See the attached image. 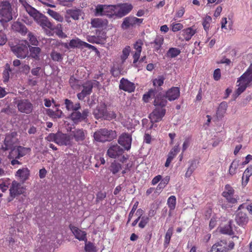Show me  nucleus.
<instances>
[{
  "instance_id": "obj_1",
  "label": "nucleus",
  "mask_w": 252,
  "mask_h": 252,
  "mask_svg": "<svg viewBox=\"0 0 252 252\" xmlns=\"http://www.w3.org/2000/svg\"><path fill=\"white\" fill-rule=\"evenodd\" d=\"M167 103V100L163 94L157 95L154 100V105L156 108L149 115V119L152 124L150 126V128L153 126V123H157L161 120L163 117L165 115L166 110L164 108Z\"/></svg>"
},
{
  "instance_id": "obj_2",
  "label": "nucleus",
  "mask_w": 252,
  "mask_h": 252,
  "mask_svg": "<svg viewBox=\"0 0 252 252\" xmlns=\"http://www.w3.org/2000/svg\"><path fill=\"white\" fill-rule=\"evenodd\" d=\"M237 83L238 88L236 94L238 95L244 92L247 87L252 85V64L238 78Z\"/></svg>"
},
{
  "instance_id": "obj_3",
  "label": "nucleus",
  "mask_w": 252,
  "mask_h": 252,
  "mask_svg": "<svg viewBox=\"0 0 252 252\" xmlns=\"http://www.w3.org/2000/svg\"><path fill=\"white\" fill-rule=\"evenodd\" d=\"M46 139L49 142H54L60 146H69L71 145L72 138L68 134L61 132L56 133H51L48 134Z\"/></svg>"
},
{
  "instance_id": "obj_4",
  "label": "nucleus",
  "mask_w": 252,
  "mask_h": 252,
  "mask_svg": "<svg viewBox=\"0 0 252 252\" xmlns=\"http://www.w3.org/2000/svg\"><path fill=\"white\" fill-rule=\"evenodd\" d=\"M0 18L1 23H7L13 19L12 8L7 1L0 2Z\"/></svg>"
},
{
  "instance_id": "obj_5",
  "label": "nucleus",
  "mask_w": 252,
  "mask_h": 252,
  "mask_svg": "<svg viewBox=\"0 0 252 252\" xmlns=\"http://www.w3.org/2000/svg\"><path fill=\"white\" fill-rule=\"evenodd\" d=\"M29 43L27 40H22L15 45L11 47V50L18 58L25 59L29 54Z\"/></svg>"
},
{
  "instance_id": "obj_6",
  "label": "nucleus",
  "mask_w": 252,
  "mask_h": 252,
  "mask_svg": "<svg viewBox=\"0 0 252 252\" xmlns=\"http://www.w3.org/2000/svg\"><path fill=\"white\" fill-rule=\"evenodd\" d=\"M116 136V134L115 131L106 128L100 129L94 133V140L101 142L111 141Z\"/></svg>"
},
{
  "instance_id": "obj_7",
  "label": "nucleus",
  "mask_w": 252,
  "mask_h": 252,
  "mask_svg": "<svg viewBox=\"0 0 252 252\" xmlns=\"http://www.w3.org/2000/svg\"><path fill=\"white\" fill-rule=\"evenodd\" d=\"M115 5L98 4L95 9V15L112 18L115 16Z\"/></svg>"
},
{
  "instance_id": "obj_8",
  "label": "nucleus",
  "mask_w": 252,
  "mask_h": 252,
  "mask_svg": "<svg viewBox=\"0 0 252 252\" xmlns=\"http://www.w3.org/2000/svg\"><path fill=\"white\" fill-rule=\"evenodd\" d=\"M16 105L18 111L22 113L30 114L32 113L33 105L28 99H21L18 100Z\"/></svg>"
},
{
  "instance_id": "obj_9",
  "label": "nucleus",
  "mask_w": 252,
  "mask_h": 252,
  "mask_svg": "<svg viewBox=\"0 0 252 252\" xmlns=\"http://www.w3.org/2000/svg\"><path fill=\"white\" fill-rule=\"evenodd\" d=\"M132 8V4L128 3L115 5V16L118 18H122L129 13Z\"/></svg>"
},
{
  "instance_id": "obj_10",
  "label": "nucleus",
  "mask_w": 252,
  "mask_h": 252,
  "mask_svg": "<svg viewBox=\"0 0 252 252\" xmlns=\"http://www.w3.org/2000/svg\"><path fill=\"white\" fill-rule=\"evenodd\" d=\"M97 83V81H89L82 85L83 89L81 93L77 94V97L79 100H83L88 95H89L92 92V89L94 83Z\"/></svg>"
},
{
  "instance_id": "obj_11",
  "label": "nucleus",
  "mask_w": 252,
  "mask_h": 252,
  "mask_svg": "<svg viewBox=\"0 0 252 252\" xmlns=\"http://www.w3.org/2000/svg\"><path fill=\"white\" fill-rule=\"evenodd\" d=\"M16 135L17 134L15 132H12L9 134L6 135L1 149L3 151L11 149L17 141Z\"/></svg>"
},
{
  "instance_id": "obj_12",
  "label": "nucleus",
  "mask_w": 252,
  "mask_h": 252,
  "mask_svg": "<svg viewBox=\"0 0 252 252\" xmlns=\"http://www.w3.org/2000/svg\"><path fill=\"white\" fill-rule=\"evenodd\" d=\"M242 209H245L244 205L240 206L235 217V220L237 223L239 225H243L245 224L248 220V218L247 216L246 212L242 211Z\"/></svg>"
},
{
  "instance_id": "obj_13",
  "label": "nucleus",
  "mask_w": 252,
  "mask_h": 252,
  "mask_svg": "<svg viewBox=\"0 0 252 252\" xmlns=\"http://www.w3.org/2000/svg\"><path fill=\"white\" fill-rule=\"evenodd\" d=\"M131 137L127 133H123L118 139V143L126 150H129L131 148Z\"/></svg>"
},
{
  "instance_id": "obj_14",
  "label": "nucleus",
  "mask_w": 252,
  "mask_h": 252,
  "mask_svg": "<svg viewBox=\"0 0 252 252\" xmlns=\"http://www.w3.org/2000/svg\"><path fill=\"white\" fill-rule=\"evenodd\" d=\"M69 228L74 235L75 238L79 241H84L85 242L87 241V233L86 231L72 224L69 225Z\"/></svg>"
},
{
  "instance_id": "obj_15",
  "label": "nucleus",
  "mask_w": 252,
  "mask_h": 252,
  "mask_svg": "<svg viewBox=\"0 0 252 252\" xmlns=\"http://www.w3.org/2000/svg\"><path fill=\"white\" fill-rule=\"evenodd\" d=\"M124 153V149L118 145L110 146L108 149L107 155L111 158H116Z\"/></svg>"
},
{
  "instance_id": "obj_16",
  "label": "nucleus",
  "mask_w": 252,
  "mask_h": 252,
  "mask_svg": "<svg viewBox=\"0 0 252 252\" xmlns=\"http://www.w3.org/2000/svg\"><path fill=\"white\" fill-rule=\"evenodd\" d=\"M119 88L126 92L131 93L134 92L135 87L134 83L126 79L123 78L120 80Z\"/></svg>"
},
{
  "instance_id": "obj_17",
  "label": "nucleus",
  "mask_w": 252,
  "mask_h": 252,
  "mask_svg": "<svg viewBox=\"0 0 252 252\" xmlns=\"http://www.w3.org/2000/svg\"><path fill=\"white\" fill-rule=\"evenodd\" d=\"M36 22L43 29L48 28L53 31L55 29V26L43 14H41L39 18L36 20Z\"/></svg>"
},
{
  "instance_id": "obj_18",
  "label": "nucleus",
  "mask_w": 252,
  "mask_h": 252,
  "mask_svg": "<svg viewBox=\"0 0 252 252\" xmlns=\"http://www.w3.org/2000/svg\"><path fill=\"white\" fill-rule=\"evenodd\" d=\"M10 196L15 197L16 196L22 194L24 192V189L21 184L14 181L9 189Z\"/></svg>"
},
{
  "instance_id": "obj_19",
  "label": "nucleus",
  "mask_w": 252,
  "mask_h": 252,
  "mask_svg": "<svg viewBox=\"0 0 252 252\" xmlns=\"http://www.w3.org/2000/svg\"><path fill=\"white\" fill-rule=\"evenodd\" d=\"M226 240H222L213 245L209 252H227Z\"/></svg>"
},
{
  "instance_id": "obj_20",
  "label": "nucleus",
  "mask_w": 252,
  "mask_h": 252,
  "mask_svg": "<svg viewBox=\"0 0 252 252\" xmlns=\"http://www.w3.org/2000/svg\"><path fill=\"white\" fill-rule=\"evenodd\" d=\"M180 89L178 87H172L169 89L166 94V96L164 95L166 99L167 98L169 101L174 100L177 99L180 96Z\"/></svg>"
},
{
  "instance_id": "obj_21",
  "label": "nucleus",
  "mask_w": 252,
  "mask_h": 252,
  "mask_svg": "<svg viewBox=\"0 0 252 252\" xmlns=\"http://www.w3.org/2000/svg\"><path fill=\"white\" fill-rule=\"evenodd\" d=\"M106 113V109L103 105L97 106L93 112V114L94 117L97 119L101 118L105 119L107 116Z\"/></svg>"
},
{
  "instance_id": "obj_22",
  "label": "nucleus",
  "mask_w": 252,
  "mask_h": 252,
  "mask_svg": "<svg viewBox=\"0 0 252 252\" xmlns=\"http://www.w3.org/2000/svg\"><path fill=\"white\" fill-rule=\"evenodd\" d=\"M21 181L25 182L30 176V170L27 167H23L17 170L15 174Z\"/></svg>"
},
{
  "instance_id": "obj_23",
  "label": "nucleus",
  "mask_w": 252,
  "mask_h": 252,
  "mask_svg": "<svg viewBox=\"0 0 252 252\" xmlns=\"http://www.w3.org/2000/svg\"><path fill=\"white\" fill-rule=\"evenodd\" d=\"M196 32L194 27L187 28L182 31V35L186 41H189Z\"/></svg>"
},
{
  "instance_id": "obj_24",
  "label": "nucleus",
  "mask_w": 252,
  "mask_h": 252,
  "mask_svg": "<svg viewBox=\"0 0 252 252\" xmlns=\"http://www.w3.org/2000/svg\"><path fill=\"white\" fill-rule=\"evenodd\" d=\"M135 17L128 16L124 18L122 24L121 28L124 30H127L130 27H135Z\"/></svg>"
},
{
  "instance_id": "obj_25",
  "label": "nucleus",
  "mask_w": 252,
  "mask_h": 252,
  "mask_svg": "<svg viewBox=\"0 0 252 252\" xmlns=\"http://www.w3.org/2000/svg\"><path fill=\"white\" fill-rule=\"evenodd\" d=\"M13 30L17 32L22 35H25L27 33L28 29L26 27L19 22H15L12 25Z\"/></svg>"
},
{
  "instance_id": "obj_26",
  "label": "nucleus",
  "mask_w": 252,
  "mask_h": 252,
  "mask_svg": "<svg viewBox=\"0 0 252 252\" xmlns=\"http://www.w3.org/2000/svg\"><path fill=\"white\" fill-rule=\"evenodd\" d=\"M82 43L83 41L81 40L78 38H76L71 39L68 44L65 43L64 47L67 49L75 48H82Z\"/></svg>"
},
{
  "instance_id": "obj_27",
  "label": "nucleus",
  "mask_w": 252,
  "mask_h": 252,
  "mask_svg": "<svg viewBox=\"0 0 252 252\" xmlns=\"http://www.w3.org/2000/svg\"><path fill=\"white\" fill-rule=\"evenodd\" d=\"M73 136L76 141L80 142L85 138V133L83 129H77L72 131Z\"/></svg>"
},
{
  "instance_id": "obj_28",
  "label": "nucleus",
  "mask_w": 252,
  "mask_h": 252,
  "mask_svg": "<svg viewBox=\"0 0 252 252\" xmlns=\"http://www.w3.org/2000/svg\"><path fill=\"white\" fill-rule=\"evenodd\" d=\"M64 104L66 109L69 111L73 112L74 110H78L81 108L80 103L74 104L72 101L68 99L64 100Z\"/></svg>"
},
{
  "instance_id": "obj_29",
  "label": "nucleus",
  "mask_w": 252,
  "mask_h": 252,
  "mask_svg": "<svg viewBox=\"0 0 252 252\" xmlns=\"http://www.w3.org/2000/svg\"><path fill=\"white\" fill-rule=\"evenodd\" d=\"M107 20L101 18H94L91 20V25L94 28H103L107 24Z\"/></svg>"
},
{
  "instance_id": "obj_30",
  "label": "nucleus",
  "mask_w": 252,
  "mask_h": 252,
  "mask_svg": "<svg viewBox=\"0 0 252 252\" xmlns=\"http://www.w3.org/2000/svg\"><path fill=\"white\" fill-rule=\"evenodd\" d=\"M26 11L28 13V14L32 17L35 21L36 20L40 18L41 15V13H40L39 11H38L36 9L32 7V6H29L27 9H26Z\"/></svg>"
},
{
  "instance_id": "obj_31",
  "label": "nucleus",
  "mask_w": 252,
  "mask_h": 252,
  "mask_svg": "<svg viewBox=\"0 0 252 252\" xmlns=\"http://www.w3.org/2000/svg\"><path fill=\"white\" fill-rule=\"evenodd\" d=\"M67 14L69 15L74 20H78L81 15L82 11L81 9L75 8L68 9L66 11Z\"/></svg>"
},
{
  "instance_id": "obj_32",
  "label": "nucleus",
  "mask_w": 252,
  "mask_h": 252,
  "mask_svg": "<svg viewBox=\"0 0 252 252\" xmlns=\"http://www.w3.org/2000/svg\"><path fill=\"white\" fill-rule=\"evenodd\" d=\"M228 107L227 103L225 101H223L220 104L218 110L217 111V116L219 118H221L225 113Z\"/></svg>"
},
{
  "instance_id": "obj_33",
  "label": "nucleus",
  "mask_w": 252,
  "mask_h": 252,
  "mask_svg": "<svg viewBox=\"0 0 252 252\" xmlns=\"http://www.w3.org/2000/svg\"><path fill=\"white\" fill-rule=\"evenodd\" d=\"M131 49L130 46H126L122 51V54L121 55L120 57V59L119 62H120V64H121V66L125 63L126 60L128 58L129 53L130 52Z\"/></svg>"
},
{
  "instance_id": "obj_34",
  "label": "nucleus",
  "mask_w": 252,
  "mask_h": 252,
  "mask_svg": "<svg viewBox=\"0 0 252 252\" xmlns=\"http://www.w3.org/2000/svg\"><path fill=\"white\" fill-rule=\"evenodd\" d=\"M30 56L36 60H39L41 49L38 47H31L29 48Z\"/></svg>"
},
{
  "instance_id": "obj_35",
  "label": "nucleus",
  "mask_w": 252,
  "mask_h": 252,
  "mask_svg": "<svg viewBox=\"0 0 252 252\" xmlns=\"http://www.w3.org/2000/svg\"><path fill=\"white\" fill-rule=\"evenodd\" d=\"M159 94H162L161 93H158L155 90L151 89L147 94L143 95V100L144 102H147L149 101V98L155 97V99L157 95Z\"/></svg>"
},
{
  "instance_id": "obj_36",
  "label": "nucleus",
  "mask_w": 252,
  "mask_h": 252,
  "mask_svg": "<svg viewBox=\"0 0 252 252\" xmlns=\"http://www.w3.org/2000/svg\"><path fill=\"white\" fill-rule=\"evenodd\" d=\"M164 39L162 36H157L154 42L152 43L153 45V48L154 49V51H158L161 45L163 44Z\"/></svg>"
},
{
  "instance_id": "obj_37",
  "label": "nucleus",
  "mask_w": 252,
  "mask_h": 252,
  "mask_svg": "<svg viewBox=\"0 0 252 252\" xmlns=\"http://www.w3.org/2000/svg\"><path fill=\"white\" fill-rule=\"evenodd\" d=\"M180 53L181 51L178 48L172 47L167 51L166 56L168 58H174L178 56Z\"/></svg>"
},
{
  "instance_id": "obj_38",
  "label": "nucleus",
  "mask_w": 252,
  "mask_h": 252,
  "mask_svg": "<svg viewBox=\"0 0 252 252\" xmlns=\"http://www.w3.org/2000/svg\"><path fill=\"white\" fill-rule=\"evenodd\" d=\"M47 13L55 20L58 22H62L63 21V17L60 15L59 13L48 9L47 10Z\"/></svg>"
},
{
  "instance_id": "obj_39",
  "label": "nucleus",
  "mask_w": 252,
  "mask_h": 252,
  "mask_svg": "<svg viewBox=\"0 0 252 252\" xmlns=\"http://www.w3.org/2000/svg\"><path fill=\"white\" fill-rule=\"evenodd\" d=\"M70 117L71 120L75 123H78L79 122L84 120L81 115V113L78 111V110H74L73 111L70 115Z\"/></svg>"
},
{
  "instance_id": "obj_40",
  "label": "nucleus",
  "mask_w": 252,
  "mask_h": 252,
  "mask_svg": "<svg viewBox=\"0 0 252 252\" xmlns=\"http://www.w3.org/2000/svg\"><path fill=\"white\" fill-rule=\"evenodd\" d=\"M16 147L18 151V155L20 158L28 154L31 151V149L30 148L24 147L21 146H19Z\"/></svg>"
},
{
  "instance_id": "obj_41",
  "label": "nucleus",
  "mask_w": 252,
  "mask_h": 252,
  "mask_svg": "<svg viewBox=\"0 0 252 252\" xmlns=\"http://www.w3.org/2000/svg\"><path fill=\"white\" fill-rule=\"evenodd\" d=\"M47 114L53 119H57L62 117L63 112L61 110H57L54 111L50 109H48L47 110Z\"/></svg>"
},
{
  "instance_id": "obj_42",
  "label": "nucleus",
  "mask_w": 252,
  "mask_h": 252,
  "mask_svg": "<svg viewBox=\"0 0 252 252\" xmlns=\"http://www.w3.org/2000/svg\"><path fill=\"white\" fill-rule=\"evenodd\" d=\"M220 232L223 234L232 235L233 234V229L231 221H229L228 224L222 227L220 229Z\"/></svg>"
},
{
  "instance_id": "obj_43",
  "label": "nucleus",
  "mask_w": 252,
  "mask_h": 252,
  "mask_svg": "<svg viewBox=\"0 0 252 252\" xmlns=\"http://www.w3.org/2000/svg\"><path fill=\"white\" fill-rule=\"evenodd\" d=\"M167 204L169 208L170 212L174 210L176 205V197L174 195L170 196L167 201Z\"/></svg>"
},
{
  "instance_id": "obj_44",
  "label": "nucleus",
  "mask_w": 252,
  "mask_h": 252,
  "mask_svg": "<svg viewBox=\"0 0 252 252\" xmlns=\"http://www.w3.org/2000/svg\"><path fill=\"white\" fill-rule=\"evenodd\" d=\"M85 250L87 252H96L97 249L94 245L90 242H85Z\"/></svg>"
},
{
  "instance_id": "obj_45",
  "label": "nucleus",
  "mask_w": 252,
  "mask_h": 252,
  "mask_svg": "<svg viewBox=\"0 0 252 252\" xmlns=\"http://www.w3.org/2000/svg\"><path fill=\"white\" fill-rule=\"evenodd\" d=\"M211 21L212 18L210 16H206L203 19L202 25L206 32H207L209 30Z\"/></svg>"
},
{
  "instance_id": "obj_46",
  "label": "nucleus",
  "mask_w": 252,
  "mask_h": 252,
  "mask_svg": "<svg viewBox=\"0 0 252 252\" xmlns=\"http://www.w3.org/2000/svg\"><path fill=\"white\" fill-rule=\"evenodd\" d=\"M69 84L71 88L74 90H77L80 87V81L76 80L73 77H71L69 79Z\"/></svg>"
},
{
  "instance_id": "obj_47",
  "label": "nucleus",
  "mask_w": 252,
  "mask_h": 252,
  "mask_svg": "<svg viewBox=\"0 0 252 252\" xmlns=\"http://www.w3.org/2000/svg\"><path fill=\"white\" fill-rule=\"evenodd\" d=\"M96 37L99 40V44H102L104 42L106 38V33L103 31H97L96 32Z\"/></svg>"
},
{
  "instance_id": "obj_48",
  "label": "nucleus",
  "mask_w": 252,
  "mask_h": 252,
  "mask_svg": "<svg viewBox=\"0 0 252 252\" xmlns=\"http://www.w3.org/2000/svg\"><path fill=\"white\" fill-rule=\"evenodd\" d=\"M28 38L30 41V44L33 46H37L38 41L35 35H33L31 32L28 33Z\"/></svg>"
},
{
  "instance_id": "obj_49",
  "label": "nucleus",
  "mask_w": 252,
  "mask_h": 252,
  "mask_svg": "<svg viewBox=\"0 0 252 252\" xmlns=\"http://www.w3.org/2000/svg\"><path fill=\"white\" fill-rule=\"evenodd\" d=\"M165 78L163 76H158L153 80V85L155 87H160L163 84Z\"/></svg>"
},
{
  "instance_id": "obj_50",
  "label": "nucleus",
  "mask_w": 252,
  "mask_h": 252,
  "mask_svg": "<svg viewBox=\"0 0 252 252\" xmlns=\"http://www.w3.org/2000/svg\"><path fill=\"white\" fill-rule=\"evenodd\" d=\"M238 166V162L236 160H234L231 164L229 169V173L231 175H233L236 173V169Z\"/></svg>"
},
{
  "instance_id": "obj_51",
  "label": "nucleus",
  "mask_w": 252,
  "mask_h": 252,
  "mask_svg": "<svg viewBox=\"0 0 252 252\" xmlns=\"http://www.w3.org/2000/svg\"><path fill=\"white\" fill-rule=\"evenodd\" d=\"M110 168L112 173L115 174L121 170V165L118 163L113 162L111 164Z\"/></svg>"
},
{
  "instance_id": "obj_52",
  "label": "nucleus",
  "mask_w": 252,
  "mask_h": 252,
  "mask_svg": "<svg viewBox=\"0 0 252 252\" xmlns=\"http://www.w3.org/2000/svg\"><path fill=\"white\" fill-rule=\"evenodd\" d=\"M50 56L52 59L55 62H60L63 60L62 55L55 51L51 52Z\"/></svg>"
},
{
  "instance_id": "obj_53",
  "label": "nucleus",
  "mask_w": 252,
  "mask_h": 252,
  "mask_svg": "<svg viewBox=\"0 0 252 252\" xmlns=\"http://www.w3.org/2000/svg\"><path fill=\"white\" fill-rule=\"evenodd\" d=\"M172 235V230L171 229H169L166 233L164 239V246L167 247L170 242V240Z\"/></svg>"
},
{
  "instance_id": "obj_54",
  "label": "nucleus",
  "mask_w": 252,
  "mask_h": 252,
  "mask_svg": "<svg viewBox=\"0 0 252 252\" xmlns=\"http://www.w3.org/2000/svg\"><path fill=\"white\" fill-rule=\"evenodd\" d=\"M8 158H20L18 155V151L17 147H15L11 149L10 152L8 156Z\"/></svg>"
},
{
  "instance_id": "obj_55",
  "label": "nucleus",
  "mask_w": 252,
  "mask_h": 252,
  "mask_svg": "<svg viewBox=\"0 0 252 252\" xmlns=\"http://www.w3.org/2000/svg\"><path fill=\"white\" fill-rule=\"evenodd\" d=\"M234 190L229 185H227L225 187V190L222 192V195L234 194Z\"/></svg>"
},
{
  "instance_id": "obj_56",
  "label": "nucleus",
  "mask_w": 252,
  "mask_h": 252,
  "mask_svg": "<svg viewBox=\"0 0 252 252\" xmlns=\"http://www.w3.org/2000/svg\"><path fill=\"white\" fill-rule=\"evenodd\" d=\"M141 220L138 224V226L141 228H143L145 227L146 224L148 223L149 221V218L147 217H142L141 218Z\"/></svg>"
},
{
  "instance_id": "obj_57",
  "label": "nucleus",
  "mask_w": 252,
  "mask_h": 252,
  "mask_svg": "<svg viewBox=\"0 0 252 252\" xmlns=\"http://www.w3.org/2000/svg\"><path fill=\"white\" fill-rule=\"evenodd\" d=\"M86 39L87 41L90 43H96V44H99V40L95 35H87L86 36Z\"/></svg>"
},
{
  "instance_id": "obj_58",
  "label": "nucleus",
  "mask_w": 252,
  "mask_h": 252,
  "mask_svg": "<svg viewBox=\"0 0 252 252\" xmlns=\"http://www.w3.org/2000/svg\"><path fill=\"white\" fill-rule=\"evenodd\" d=\"M143 45V42L141 39L138 40L133 45V48L135 51H142V46Z\"/></svg>"
},
{
  "instance_id": "obj_59",
  "label": "nucleus",
  "mask_w": 252,
  "mask_h": 252,
  "mask_svg": "<svg viewBox=\"0 0 252 252\" xmlns=\"http://www.w3.org/2000/svg\"><path fill=\"white\" fill-rule=\"evenodd\" d=\"M138 204V202H136V203H135V204L133 206V207H132L131 210L130 211V213H129L127 223H128L130 221L132 216H133V214H134L135 211L137 208Z\"/></svg>"
},
{
  "instance_id": "obj_60",
  "label": "nucleus",
  "mask_w": 252,
  "mask_h": 252,
  "mask_svg": "<svg viewBox=\"0 0 252 252\" xmlns=\"http://www.w3.org/2000/svg\"><path fill=\"white\" fill-rule=\"evenodd\" d=\"M6 34L2 31H0V45H4L7 41Z\"/></svg>"
},
{
  "instance_id": "obj_61",
  "label": "nucleus",
  "mask_w": 252,
  "mask_h": 252,
  "mask_svg": "<svg viewBox=\"0 0 252 252\" xmlns=\"http://www.w3.org/2000/svg\"><path fill=\"white\" fill-rule=\"evenodd\" d=\"M183 28V25L180 23L173 24L172 26V30L174 32H178L182 30Z\"/></svg>"
},
{
  "instance_id": "obj_62",
  "label": "nucleus",
  "mask_w": 252,
  "mask_h": 252,
  "mask_svg": "<svg viewBox=\"0 0 252 252\" xmlns=\"http://www.w3.org/2000/svg\"><path fill=\"white\" fill-rule=\"evenodd\" d=\"M228 202L232 204H234L237 202V199L234 197V194L223 195Z\"/></svg>"
},
{
  "instance_id": "obj_63",
  "label": "nucleus",
  "mask_w": 252,
  "mask_h": 252,
  "mask_svg": "<svg viewBox=\"0 0 252 252\" xmlns=\"http://www.w3.org/2000/svg\"><path fill=\"white\" fill-rule=\"evenodd\" d=\"M185 12V8L183 7L178 9L175 14V18H181L184 14Z\"/></svg>"
},
{
  "instance_id": "obj_64",
  "label": "nucleus",
  "mask_w": 252,
  "mask_h": 252,
  "mask_svg": "<svg viewBox=\"0 0 252 252\" xmlns=\"http://www.w3.org/2000/svg\"><path fill=\"white\" fill-rule=\"evenodd\" d=\"M220 76H221V73H220V69L217 68V69H215L214 71V74H213L214 79L216 81H218L219 80H220Z\"/></svg>"
}]
</instances>
